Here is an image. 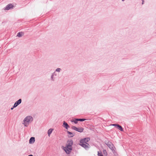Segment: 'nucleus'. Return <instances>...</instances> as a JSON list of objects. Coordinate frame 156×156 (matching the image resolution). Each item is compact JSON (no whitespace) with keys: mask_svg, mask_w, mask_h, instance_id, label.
<instances>
[{"mask_svg":"<svg viewBox=\"0 0 156 156\" xmlns=\"http://www.w3.org/2000/svg\"><path fill=\"white\" fill-rule=\"evenodd\" d=\"M33 120L32 117L31 116H28L26 117L23 120V124L25 126H27L29 123Z\"/></svg>","mask_w":156,"mask_h":156,"instance_id":"obj_1","label":"nucleus"},{"mask_svg":"<svg viewBox=\"0 0 156 156\" xmlns=\"http://www.w3.org/2000/svg\"><path fill=\"white\" fill-rule=\"evenodd\" d=\"M71 128L73 129H74L80 132H82L83 130V129L82 127L77 128L75 126H72Z\"/></svg>","mask_w":156,"mask_h":156,"instance_id":"obj_2","label":"nucleus"},{"mask_svg":"<svg viewBox=\"0 0 156 156\" xmlns=\"http://www.w3.org/2000/svg\"><path fill=\"white\" fill-rule=\"evenodd\" d=\"M72 148H71L70 147H68L66 146L65 147H64L63 149L66 152L67 154H69L71 152L72 150Z\"/></svg>","mask_w":156,"mask_h":156,"instance_id":"obj_3","label":"nucleus"},{"mask_svg":"<svg viewBox=\"0 0 156 156\" xmlns=\"http://www.w3.org/2000/svg\"><path fill=\"white\" fill-rule=\"evenodd\" d=\"M106 145L108 147L112 150H113L115 148L113 144L110 142H108L107 143H106Z\"/></svg>","mask_w":156,"mask_h":156,"instance_id":"obj_4","label":"nucleus"},{"mask_svg":"<svg viewBox=\"0 0 156 156\" xmlns=\"http://www.w3.org/2000/svg\"><path fill=\"white\" fill-rule=\"evenodd\" d=\"M89 138H86L83 139H81L80 141V143H83L87 144V143L90 140Z\"/></svg>","mask_w":156,"mask_h":156,"instance_id":"obj_5","label":"nucleus"},{"mask_svg":"<svg viewBox=\"0 0 156 156\" xmlns=\"http://www.w3.org/2000/svg\"><path fill=\"white\" fill-rule=\"evenodd\" d=\"M73 144V141L72 140H70L68 141L66 145V146L68 147L71 148L72 147V145Z\"/></svg>","mask_w":156,"mask_h":156,"instance_id":"obj_6","label":"nucleus"},{"mask_svg":"<svg viewBox=\"0 0 156 156\" xmlns=\"http://www.w3.org/2000/svg\"><path fill=\"white\" fill-rule=\"evenodd\" d=\"M80 145L86 149L89 148V145L88 144L83 143H80Z\"/></svg>","mask_w":156,"mask_h":156,"instance_id":"obj_7","label":"nucleus"},{"mask_svg":"<svg viewBox=\"0 0 156 156\" xmlns=\"http://www.w3.org/2000/svg\"><path fill=\"white\" fill-rule=\"evenodd\" d=\"M21 102V100L20 99L18 101H16L13 107L15 108L19 104H20Z\"/></svg>","mask_w":156,"mask_h":156,"instance_id":"obj_8","label":"nucleus"},{"mask_svg":"<svg viewBox=\"0 0 156 156\" xmlns=\"http://www.w3.org/2000/svg\"><path fill=\"white\" fill-rule=\"evenodd\" d=\"M13 7V6L11 4H10L6 6L5 9L8 10L11 8H12Z\"/></svg>","mask_w":156,"mask_h":156,"instance_id":"obj_9","label":"nucleus"},{"mask_svg":"<svg viewBox=\"0 0 156 156\" xmlns=\"http://www.w3.org/2000/svg\"><path fill=\"white\" fill-rule=\"evenodd\" d=\"M35 141V138L34 137H31L30 140L29 142L30 143H33Z\"/></svg>","mask_w":156,"mask_h":156,"instance_id":"obj_10","label":"nucleus"},{"mask_svg":"<svg viewBox=\"0 0 156 156\" xmlns=\"http://www.w3.org/2000/svg\"><path fill=\"white\" fill-rule=\"evenodd\" d=\"M63 125L64 127H65L66 129H67L68 127H69V126L67 123L65 121H64L63 122Z\"/></svg>","mask_w":156,"mask_h":156,"instance_id":"obj_11","label":"nucleus"},{"mask_svg":"<svg viewBox=\"0 0 156 156\" xmlns=\"http://www.w3.org/2000/svg\"><path fill=\"white\" fill-rule=\"evenodd\" d=\"M53 130V129H50L48 131V133L49 136H50L51 134L52 133Z\"/></svg>","mask_w":156,"mask_h":156,"instance_id":"obj_12","label":"nucleus"},{"mask_svg":"<svg viewBox=\"0 0 156 156\" xmlns=\"http://www.w3.org/2000/svg\"><path fill=\"white\" fill-rule=\"evenodd\" d=\"M117 128L121 131H123V129L122 127L120 125H118V127Z\"/></svg>","mask_w":156,"mask_h":156,"instance_id":"obj_13","label":"nucleus"},{"mask_svg":"<svg viewBox=\"0 0 156 156\" xmlns=\"http://www.w3.org/2000/svg\"><path fill=\"white\" fill-rule=\"evenodd\" d=\"M70 135V136L71 137H72L74 136L73 134V133L70 132H69V131H67V132Z\"/></svg>","mask_w":156,"mask_h":156,"instance_id":"obj_14","label":"nucleus"},{"mask_svg":"<svg viewBox=\"0 0 156 156\" xmlns=\"http://www.w3.org/2000/svg\"><path fill=\"white\" fill-rule=\"evenodd\" d=\"M23 33H22L19 32L17 34V36L18 37H21Z\"/></svg>","mask_w":156,"mask_h":156,"instance_id":"obj_15","label":"nucleus"},{"mask_svg":"<svg viewBox=\"0 0 156 156\" xmlns=\"http://www.w3.org/2000/svg\"><path fill=\"white\" fill-rule=\"evenodd\" d=\"M86 119H77V121H83L85 120Z\"/></svg>","mask_w":156,"mask_h":156,"instance_id":"obj_16","label":"nucleus"},{"mask_svg":"<svg viewBox=\"0 0 156 156\" xmlns=\"http://www.w3.org/2000/svg\"><path fill=\"white\" fill-rule=\"evenodd\" d=\"M118 125H119L118 124H111L110 125V126H115L117 127H118Z\"/></svg>","mask_w":156,"mask_h":156,"instance_id":"obj_17","label":"nucleus"},{"mask_svg":"<svg viewBox=\"0 0 156 156\" xmlns=\"http://www.w3.org/2000/svg\"><path fill=\"white\" fill-rule=\"evenodd\" d=\"M98 156H103L101 152H98Z\"/></svg>","mask_w":156,"mask_h":156,"instance_id":"obj_18","label":"nucleus"},{"mask_svg":"<svg viewBox=\"0 0 156 156\" xmlns=\"http://www.w3.org/2000/svg\"><path fill=\"white\" fill-rule=\"evenodd\" d=\"M103 152L104 154H107V152L106 150H103Z\"/></svg>","mask_w":156,"mask_h":156,"instance_id":"obj_19","label":"nucleus"},{"mask_svg":"<svg viewBox=\"0 0 156 156\" xmlns=\"http://www.w3.org/2000/svg\"><path fill=\"white\" fill-rule=\"evenodd\" d=\"M60 68H58L56 69V70L57 71L59 72L60 70Z\"/></svg>","mask_w":156,"mask_h":156,"instance_id":"obj_20","label":"nucleus"},{"mask_svg":"<svg viewBox=\"0 0 156 156\" xmlns=\"http://www.w3.org/2000/svg\"><path fill=\"white\" fill-rule=\"evenodd\" d=\"M77 121V119H76V120H75L74 121V122L75 123H76L77 122V121Z\"/></svg>","mask_w":156,"mask_h":156,"instance_id":"obj_21","label":"nucleus"},{"mask_svg":"<svg viewBox=\"0 0 156 156\" xmlns=\"http://www.w3.org/2000/svg\"><path fill=\"white\" fill-rule=\"evenodd\" d=\"M28 156H33L32 155L30 154Z\"/></svg>","mask_w":156,"mask_h":156,"instance_id":"obj_22","label":"nucleus"},{"mask_svg":"<svg viewBox=\"0 0 156 156\" xmlns=\"http://www.w3.org/2000/svg\"><path fill=\"white\" fill-rule=\"evenodd\" d=\"M13 109V108H11V109L12 110Z\"/></svg>","mask_w":156,"mask_h":156,"instance_id":"obj_23","label":"nucleus"},{"mask_svg":"<svg viewBox=\"0 0 156 156\" xmlns=\"http://www.w3.org/2000/svg\"><path fill=\"white\" fill-rule=\"evenodd\" d=\"M143 2H144V1H143V2H142V4H143Z\"/></svg>","mask_w":156,"mask_h":156,"instance_id":"obj_24","label":"nucleus"},{"mask_svg":"<svg viewBox=\"0 0 156 156\" xmlns=\"http://www.w3.org/2000/svg\"><path fill=\"white\" fill-rule=\"evenodd\" d=\"M122 1H124V0H122Z\"/></svg>","mask_w":156,"mask_h":156,"instance_id":"obj_25","label":"nucleus"}]
</instances>
